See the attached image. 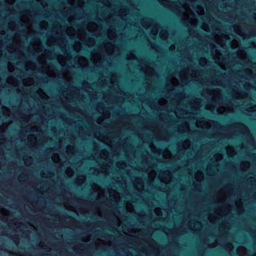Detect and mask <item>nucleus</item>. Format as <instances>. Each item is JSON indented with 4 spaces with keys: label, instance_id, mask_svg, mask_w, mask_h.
<instances>
[{
    "label": "nucleus",
    "instance_id": "f257e3e1",
    "mask_svg": "<svg viewBox=\"0 0 256 256\" xmlns=\"http://www.w3.org/2000/svg\"><path fill=\"white\" fill-rule=\"evenodd\" d=\"M249 2H256V1H248Z\"/></svg>",
    "mask_w": 256,
    "mask_h": 256
}]
</instances>
